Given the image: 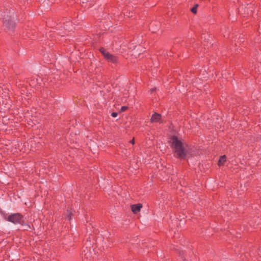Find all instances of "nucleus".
Instances as JSON below:
<instances>
[{
    "instance_id": "11",
    "label": "nucleus",
    "mask_w": 261,
    "mask_h": 261,
    "mask_svg": "<svg viewBox=\"0 0 261 261\" xmlns=\"http://www.w3.org/2000/svg\"><path fill=\"white\" fill-rule=\"evenodd\" d=\"M127 107H126V106L122 107L121 108V111L124 112V111H126L127 110Z\"/></svg>"
},
{
    "instance_id": "10",
    "label": "nucleus",
    "mask_w": 261,
    "mask_h": 261,
    "mask_svg": "<svg viewBox=\"0 0 261 261\" xmlns=\"http://www.w3.org/2000/svg\"><path fill=\"white\" fill-rule=\"evenodd\" d=\"M198 5L197 4L195 5V6L191 9V12L194 14H196L197 12V8Z\"/></svg>"
},
{
    "instance_id": "7",
    "label": "nucleus",
    "mask_w": 261,
    "mask_h": 261,
    "mask_svg": "<svg viewBox=\"0 0 261 261\" xmlns=\"http://www.w3.org/2000/svg\"><path fill=\"white\" fill-rule=\"evenodd\" d=\"M85 252V253H84V261H88V260L90 259V257H91V252L90 251H89V250H85L84 251Z\"/></svg>"
},
{
    "instance_id": "3",
    "label": "nucleus",
    "mask_w": 261,
    "mask_h": 261,
    "mask_svg": "<svg viewBox=\"0 0 261 261\" xmlns=\"http://www.w3.org/2000/svg\"><path fill=\"white\" fill-rule=\"evenodd\" d=\"M7 220L13 223L14 224H22V217L19 214H14L8 216Z\"/></svg>"
},
{
    "instance_id": "5",
    "label": "nucleus",
    "mask_w": 261,
    "mask_h": 261,
    "mask_svg": "<svg viewBox=\"0 0 261 261\" xmlns=\"http://www.w3.org/2000/svg\"><path fill=\"white\" fill-rule=\"evenodd\" d=\"M150 121L153 123L161 122V115L157 113H154L152 115Z\"/></svg>"
},
{
    "instance_id": "15",
    "label": "nucleus",
    "mask_w": 261,
    "mask_h": 261,
    "mask_svg": "<svg viewBox=\"0 0 261 261\" xmlns=\"http://www.w3.org/2000/svg\"><path fill=\"white\" fill-rule=\"evenodd\" d=\"M154 91V89H151V92H153Z\"/></svg>"
},
{
    "instance_id": "6",
    "label": "nucleus",
    "mask_w": 261,
    "mask_h": 261,
    "mask_svg": "<svg viewBox=\"0 0 261 261\" xmlns=\"http://www.w3.org/2000/svg\"><path fill=\"white\" fill-rule=\"evenodd\" d=\"M132 211L134 214H137L140 212L141 208L142 207V205L140 203L134 204L132 205Z\"/></svg>"
},
{
    "instance_id": "8",
    "label": "nucleus",
    "mask_w": 261,
    "mask_h": 261,
    "mask_svg": "<svg viewBox=\"0 0 261 261\" xmlns=\"http://www.w3.org/2000/svg\"><path fill=\"white\" fill-rule=\"evenodd\" d=\"M226 161V156L225 155H223L221 156L219 160L218 165L219 166H222L224 164V163Z\"/></svg>"
},
{
    "instance_id": "4",
    "label": "nucleus",
    "mask_w": 261,
    "mask_h": 261,
    "mask_svg": "<svg viewBox=\"0 0 261 261\" xmlns=\"http://www.w3.org/2000/svg\"><path fill=\"white\" fill-rule=\"evenodd\" d=\"M4 24L8 30H13L15 27V23L7 16L4 18Z\"/></svg>"
},
{
    "instance_id": "14",
    "label": "nucleus",
    "mask_w": 261,
    "mask_h": 261,
    "mask_svg": "<svg viewBox=\"0 0 261 261\" xmlns=\"http://www.w3.org/2000/svg\"><path fill=\"white\" fill-rule=\"evenodd\" d=\"M132 144H134L135 143V140L133 139L130 142Z\"/></svg>"
},
{
    "instance_id": "1",
    "label": "nucleus",
    "mask_w": 261,
    "mask_h": 261,
    "mask_svg": "<svg viewBox=\"0 0 261 261\" xmlns=\"http://www.w3.org/2000/svg\"><path fill=\"white\" fill-rule=\"evenodd\" d=\"M171 146L175 154L179 158L185 159L190 154L189 147L182 140L178 139L176 137L173 136L171 139Z\"/></svg>"
},
{
    "instance_id": "13",
    "label": "nucleus",
    "mask_w": 261,
    "mask_h": 261,
    "mask_svg": "<svg viewBox=\"0 0 261 261\" xmlns=\"http://www.w3.org/2000/svg\"><path fill=\"white\" fill-rule=\"evenodd\" d=\"M72 215V213L70 212H68V218H69V219H70L71 218V216Z\"/></svg>"
},
{
    "instance_id": "9",
    "label": "nucleus",
    "mask_w": 261,
    "mask_h": 261,
    "mask_svg": "<svg viewBox=\"0 0 261 261\" xmlns=\"http://www.w3.org/2000/svg\"><path fill=\"white\" fill-rule=\"evenodd\" d=\"M22 225V229H23V230H27L29 228H30V226L28 225V224H25L24 222V221H23V223H22V224H21Z\"/></svg>"
},
{
    "instance_id": "2",
    "label": "nucleus",
    "mask_w": 261,
    "mask_h": 261,
    "mask_svg": "<svg viewBox=\"0 0 261 261\" xmlns=\"http://www.w3.org/2000/svg\"><path fill=\"white\" fill-rule=\"evenodd\" d=\"M99 51L103 55L105 59L107 60L108 62H111L112 63H117V58L116 56L110 54L103 48H100L99 49Z\"/></svg>"
},
{
    "instance_id": "12",
    "label": "nucleus",
    "mask_w": 261,
    "mask_h": 261,
    "mask_svg": "<svg viewBox=\"0 0 261 261\" xmlns=\"http://www.w3.org/2000/svg\"><path fill=\"white\" fill-rule=\"evenodd\" d=\"M118 114L116 112H113L111 114L112 116L113 117H116L117 116Z\"/></svg>"
}]
</instances>
